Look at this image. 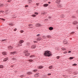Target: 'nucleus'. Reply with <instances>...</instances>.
<instances>
[{"mask_svg":"<svg viewBox=\"0 0 78 78\" xmlns=\"http://www.w3.org/2000/svg\"><path fill=\"white\" fill-rule=\"evenodd\" d=\"M44 55L45 56V57H50V56H52V54L51 53L50 51H44Z\"/></svg>","mask_w":78,"mask_h":78,"instance_id":"1","label":"nucleus"},{"mask_svg":"<svg viewBox=\"0 0 78 78\" xmlns=\"http://www.w3.org/2000/svg\"><path fill=\"white\" fill-rule=\"evenodd\" d=\"M24 42V41L23 40H20L19 42V44H18V45L19 46H22V44Z\"/></svg>","mask_w":78,"mask_h":78,"instance_id":"2","label":"nucleus"},{"mask_svg":"<svg viewBox=\"0 0 78 78\" xmlns=\"http://www.w3.org/2000/svg\"><path fill=\"white\" fill-rule=\"evenodd\" d=\"M30 55V53H28V51H25L24 55L26 56H29Z\"/></svg>","mask_w":78,"mask_h":78,"instance_id":"3","label":"nucleus"},{"mask_svg":"<svg viewBox=\"0 0 78 78\" xmlns=\"http://www.w3.org/2000/svg\"><path fill=\"white\" fill-rule=\"evenodd\" d=\"M10 55H16L17 54V52L16 51L12 52H10Z\"/></svg>","mask_w":78,"mask_h":78,"instance_id":"4","label":"nucleus"},{"mask_svg":"<svg viewBox=\"0 0 78 78\" xmlns=\"http://www.w3.org/2000/svg\"><path fill=\"white\" fill-rule=\"evenodd\" d=\"M2 53L4 56H6L7 55V53H6V51L2 52Z\"/></svg>","mask_w":78,"mask_h":78,"instance_id":"5","label":"nucleus"},{"mask_svg":"<svg viewBox=\"0 0 78 78\" xmlns=\"http://www.w3.org/2000/svg\"><path fill=\"white\" fill-rule=\"evenodd\" d=\"M41 26V25L39 23H36V27H40Z\"/></svg>","mask_w":78,"mask_h":78,"instance_id":"6","label":"nucleus"},{"mask_svg":"<svg viewBox=\"0 0 78 78\" xmlns=\"http://www.w3.org/2000/svg\"><path fill=\"white\" fill-rule=\"evenodd\" d=\"M17 56H15L14 57V58H12V60L13 61H17Z\"/></svg>","mask_w":78,"mask_h":78,"instance_id":"7","label":"nucleus"},{"mask_svg":"<svg viewBox=\"0 0 78 78\" xmlns=\"http://www.w3.org/2000/svg\"><path fill=\"white\" fill-rule=\"evenodd\" d=\"M8 48V50H10V49H12L13 48V47L12 46H9Z\"/></svg>","mask_w":78,"mask_h":78,"instance_id":"8","label":"nucleus"},{"mask_svg":"<svg viewBox=\"0 0 78 78\" xmlns=\"http://www.w3.org/2000/svg\"><path fill=\"white\" fill-rule=\"evenodd\" d=\"M63 43L64 44H67L68 42L67 41H66V40H64L63 41Z\"/></svg>","mask_w":78,"mask_h":78,"instance_id":"9","label":"nucleus"},{"mask_svg":"<svg viewBox=\"0 0 78 78\" xmlns=\"http://www.w3.org/2000/svg\"><path fill=\"white\" fill-rule=\"evenodd\" d=\"M27 74L28 75H32V72H28L27 73Z\"/></svg>","mask_w":78,"mask_h":78,"instance_id":"10","label":"nucleus"},{"mask_svg":"<svg viewBox=\"0 0 78 78\" xmlns=\"http://www.w3.org/2000/svg\"><path fill=\"white\" fill-rule=\"evenodd\" d=\"M77 24L78 22L76 21H75L73 23V25H76V24Z\"/></svg>","mask_w":78,"mask_h":78,"instance_id":"11","label":"nucleus"},{"mask_svg":"<svg viewBox=\"0 0 78 78\" xmlns=\"http://www.w3.org/2000/svg\"><path fill=\"white\" fill-rule=\"evenodd\" d=\"M8 60V58L7 57L6 58H5L3 59V61L5 62H6V61H7Z\"/></svg>","mask_w":78,"mask_h":78,"instance_id":"12","label":"nucleus"},{"mask_svg":"<svg viewBox=\"0 0 78 78\" xmlns=\"http://www.w3.org/2000/svg\"><path fill=\"white\" fill-rule=\"evenodd\" d=\"M57 6L58 8H62V5L59 4L57 5Z\"/></svg>","mask_w":78,"mask_h":78,"instance_id":"13","label":"nucleus"},{"mask_svg":"<svg viewBox=\"0 0 78 78\" xmlns=\"http://www.w3.org/2000/svg\"><path fill=\"white\" fill-rule=\"evenodd\" d=\"M36 47V45H33L31 46V48H35Z\"/></svg>","mask_w":78,"mask_h":78,"instance_id":"14","label":"nucleus"},{"mask_svg":"<svg viewBox=\"0 0 78 78\" xmlns=\"http://www.w3.org/2000/svg\"><path fill=\"white\" fill-rule=\"evenodd\" d=\"M44 6V7H47L48 6V4H45L43 5Z\"/></svg>","mask_w":78,"mask_h":78,"instance_id":"15","label":"nucleus"},{"mask_svg":"<svg viewBox=\"0 0 78 78\" xmlns=\"http://www.w3.org/2000/svg\"><path fill=\"white\" fill-rule=\"evenodd\" d=\"M49 30H53V27H50L49 28Z\"/></svg>","mask_w":78,"mask_h":78,"instance_id":"16","label":"nucleus"},{"mask_svg":"<svg viewBox=\"0 0 78 78\" xmlns=\"http://www.w3.org/2000/svg\"><path fill=\"white\" fill-rule=\"evenodd\" d=\"M44 67L43 66H38V69H42Z\"/></svg>","mask_w":78,"mask_h":78,"instance_id":"17","label":"nucleus"},{"mask_svg":"<svg viewBox=\"0 0 78 78\" xmlns=\"http://www.w3.org/2000/svg\"><path fill=\"white\" fill-rule=\"evenodd\" d=\"M41 39H42L40 37H38L37 38V41H41Z\"/></svg>","mask_w":78,"mask_h":78,"instance_id":"18","label":"nucleus"},{"mask_svg":"<svg viewBox=\"0 0 78 78\" xmlns=\"http://www.w3.org/2000/svg\"><path fill=\"white\" fill-rule=\"evenodd\" d=\"M60 2V0H58L56 1V3H59Z\"/></svg>","mask_w":78,"mask_h":78,"instance_id":"19","label":"nucleus"},{"mask_svg":"<svg viewBox=\"0 0 78 78\" xmlns=\"http://www.w3.org/2000/svg\"><path fill=\"white\" fill-rule=\"evenodd\" d=\"M4 6V4H0V7H3Z\"/></svg>","mask_w":78,"mask_h":78,"instance_id":"20","label":"nucleus"},{"mask_svg":"<svg viewBox=\"0 0 78 78\" xmlns=\"http://www.w3.org/2000/svg\"><path fill=\"white\" fill-rule=\"evenodd\" d=\"M53 68V66H51L49 67V69H51Z\"/></svg>","mask_w":78,"mask_h":78,"instance_id":"21","label":"nucleus"},{"mask_svg":"<svg viewBox=\"0 0 78 78\" xmlns=\"http://www.w3.org/2000/svg\"><path fill=\"white\" fill-rule=\"evenodd\" d=\"M24 76H25V75H21L20 76L21 78H23V77H24Z\"/></svg>","mask_w":78,"mask_h":78,"instance_id":"22","label":"nucleus"},{"mask_svg":"<svg viewBox=\"0 0 78 78\" xmlns=\"http://www.w3.org/2000/svg\"><path fill=\"white\" fill-rule=\"evenodd\" d=\"M28 2H29V3H32V1L31 0H28Z\"/></svg>","mask_w":78,"mask_h":78,"instance_id":"23","label":"nucleus"},{"mask_svg":"<svg viewBox=\"0 0 78 78\" xmlns=\"http://www.w3.org/2000/svg\"><path fill=\"white\" fill-rule=\"evenodd\" d=\"M61 49L62 50H66V49L64 48H61Z\"/></svg>","mask_w":78,"mask_h":78,"instance_id":"24","label":"nucleus"},{"mask_svg":"<svg viewBox=\"0 0 78 78\" xmlns=\"http://www.w3.org/2000/svg\"><path fill=\"white\" fill-rule=\"evenodd\" d=\"M0 69H3V65H0Z\"/></svg>","mask_w":78,"mask_h":78,"instance_id":"25","label":"nucleus"},{"mask_svg":"<svg viewBox=\"0 0 78 78\" xmlns=\"http://www.w3.org/2000/svg\"><path fill=\"white\" fill-rule=\"evenodd\" d=\"M72 66H77V64H76V63H74V64H73L72 65Z\"/></svg>","mask_w":78,"mask_h":78,"instance_id":"26","label":"nucleus"},{"mask_svg":"<svg viewBox=\"0 0 78 78\" xmlns=\"http://www.w3.org/2000/svg\"><path fill=\"white\" fill-rule=\"evenodd\" d=\"M9 25H11V26H12V22H11L10 23Z\"/></svg>","mask_w":78,"mask_h":78,"instance_id":"27","label":"nucleus"},{"mask_svg":"<svg viewBox=\"0 0 78 78\" xmlns=\"http://www.w3.org/2000/svg\"><path fill=\"white\" fill-rule=\"evenodd\" d=\"M72 17L73 19H75L76 18V16H72Z\"/></svg>","mask_w":78,"mask_h":78,"instance_id":"28","label":"nucleus"},{"mask_svg":"<svg viewBox=\"0 0 78 78\" xmlns=\"http://www.w3.org/2000/svg\"><path fill=\"white\" fill-rule=\"evenodd\" d=\"M33 72H37V70L34 69L33 70Z\"/></svg>","mask_w":78,"mask_h":78,"instance_id":"29","label":"nucleus"},{"mask_svg":"<svg viewBox=\"0 0 78 78\" xmlns=\"http://www.w3.org/2000/svg\"><path fill=\"white\" fill-rule=\"evenodd\" d=\"M0 19H1V20H3V21H5V19L3 18H0Z\"/></svg>","mask_w":78,"mask_h":78,"instance_id":"30","label":"nucleus"},{"mask_svg":"<svg viewBox=\"0 0 78 78\" xmlns=\"http://www.w3.org/2000/svg\"><path fill=\"white\" fill-rule=\"evenodd\" d=\"M36 75H37V76H38L39 75V73H36Z\"/></svg>","mask_w":78,"mask_h":78,"instance_id":"31","label":"nucleus"},{"mask_svg":"<svg viewBox=\"0 0 78 78\" xmlns=\"http://www.w3.org/2000/svg\"><path fill=\"white\" fill-rule=\"evenodd\" d=\"M73 57H69V59H73Z\"/></svg>","mask_w":78,"mask_h":78,"instance_id":"32","label":"nucleus"},{"mask_svg":"<svg viewBox=\"0 0 78 78\" xmlns=\"http://www.w3.org/2000/svg\"><path fill=\"white\" fill-rule=\"evenodd\" d=\"M32 16H33V17H36V15H35V14H33L32 15Z\"/></svg>","mask_w":78,"mask_h":78,"instance_id":"33","label":"nucleus"},{"mask_svg":"<svg viewBox=\"0 0 78 78\" xmlns=\"http://www.w3.org/2000/svg\"><path fill=\"white\" fill-rule=\"evenodd\" d=\"M8 1H7V2H11L12 1V0H8Z\"/></svg>","mask_w":78,"mask_h":78,"instance_id":"34","label":"nucleus"},{"mask_svg":"<svg viewBox=\"0 0 78 78\" xmlns=\"http://www.w3.org/2000/svg\"><path fill=\"white\" fill-rule=\"evenodd\" d=\"M34 14H36V15H38V13H37V12H34Z\"/></svg>","mask_w":78,"mask_h":78,"instance_id":"35","label":"nucleus"},{"mask_svg":"<svg viewBox=\"0 0 78 78\" xmlns=\"http://www.w3.org/2000/svg\"><path fill=\"white\" fill-rule=\"evenodd\" d=\"M57 59H59L60 57L59 56H58L57 57Z\"/></svg>","mask_w":78,"mask_h":78,"instance_id":"36","label":"nucleus"},{"mask_svg":"<svg viewBox=\"0 0 78 78\" xmlns=\"http://www.w3.org/2000/svg\"><path fill=\"white\" fill-rule=\"evenodd\" d=\"M29 61H30V62H33V60L31 59H30L29 60Z\"/></svg>","mask_w":78,"mask_h":78,"instance_id":"37","label":"nucleus"},{"mask_svg":"<svg viewBox=\"0 0 78 78\" xmlns=\"http://www.w3.org/2000/svg\"><path fill=\"white\" fill-rule=\"evenodd\" d=\"M47 14V12H43V14L44 15H45V14Z\"/></svg>","mask_w":78,"mask_h":78,"instance_id":"38","label":"nucleus"},{"mask_svg":"<svg viewBox=\"0 0 78 78\" xmlns=\"http://www.w3.org/2000/svg\"><path fill=\"white\" fill-rule=\"evenodd\" d=\"M47 37H48L50 38V37H51V36H50V35H48L47 36Z\"/></svg>","mask_w":78,"mask_h":78,"instance_id":"39","label":"nucleus"},{"mask_svg":"<svg viewBox=\"0 0 78 78\" xmlns=\"http://www.w3.org/2000/svg\"><path fill=\"white\" fill-rule=\"evenodd\" d=\"M67 53V51H66L65 52H63V53H64V54L66 53Z\"/></svg>","mask_w":78,"mask_h":78,"instance_id":"40","label":"nucleus"},{"mask_svg":"<svg viewBox=\"0 0 78 78\" xmlns=\"http://www.w3.org/2000/svg\"><path fill=\"white\" fill-rule=\"evenodd\" d=\"M39 3H36V5H37V6H38V5H39Z\"/></svg>","mask_w":78,"mask_h":78,"instance_id":"41","label":"nucleus"},{"mask_svg":"<svg viewBox=\"0 0 78 78\" xmlns=\"http://www.w3.org/2000/svg\"><path fill=\"white\" fill-rule=\"evenodd\" d=\"M28 26H29V27H30V26H32V24H29V25H28Z\"/></svg>","mask_w":78,"mask_h":78,"instance_id":"42","label":"nucleus"},{"mask_svg":"<svg viewBox=\"0 0 78 78\" xmlns=\"http://www.w3.org/2000/svg\"><path fill=\"white\" fill-rule=\"evenodd\" d=\"M48 19H51V16H49V17H48Z\"/></svg>","mask_w":78,"mask_h":78,"instance_id":"43","label":"nucleus"},{"mask_svg":"<svg viewBox=\"0 0 78 78\" xmlns=\"http://www.w3.org/2000/svg\"><path fill=\"white\" fill-rule=\"evenodd\" d=\"M20 32H21V33H23V30H21Z\"/></svg>","mask_w":78,"mask_h":78,"instance_id":"44","label":"nucleus"},{"mask_svg":"<svg viewBox=\"0 0 78 78\" xmlns=\"http://www.w3.org/2000/svg\"><path fill=\"white\" fill-rule=\"evenodd\" d=\"M51 75V73H48V76H49V75Z\"/></svg>","mask_w":78,"mask_h":78,"instance_id":"45","label":"nucleus"},{"mask_svg":"<svg viewBox=\"0 0 78 78\" xmlns=\"http://www.w3.org/2000/svg\"><path fill=\"white\" fill-rule=\"evenodd\" d=\"M27 7H28V5H26L25 6V8H27Z\"/></svg>","mask_w":78,"mask_h":78,"instance_id":"46","label":"nucleus"},{"mask_svg":"<svg viewBox=\"0 0 78 78\" xmlns=\"http://www.w3.org/2000/svg\"><path fill=\"white\" fill-rule=\"evenodd\" d=\"M36 36H37L39 37V36H40V34H38Z\"/></svg>","mask_w":78,"mask_h":78,"instance_id":"47","label":"nucleus"},{"mask_svg":"<svg viewBox=\"0 0 78 78\" xmlns=\"http://www.w3.org/2000/svg\"><path fill=\"white\" fill-rule=\"evenodd\" d=\"M71 52H72L71 51H68V53H71Z\"/></svg>","mask_w":78,"mask_h":78,"instance_id":"48","label":"nucleus"},{"mask_svg":"<svg viewBox=\"0 0 78 78\" xmlns=\"http://www.w3.org/2000/svg\"><path fill=\"white\" fill-rule=\"evenodd\" d=\"M30 58H32V57H33V55H31L30 56Z\"/></svg>","mask_w":78,"mask_h":78,"instance_id":"49","label":"nucleus"},{"mask_svg":"<svg viewBox=\"0 0 78 78\" xmlns=\"http://www.w3.org/2000/svg\"><path fill=\"white\" fill-rule=\"evenodd\" d=\"M16 30H17V29L16 28L14 30V31H16Z\"/></svg>","mask_w":78,"mask_h":78,"instance_id":"50","label":"nucleus"},{"mask_svg":"<svg viewBox=\"0 0 78 78\" xmlns=\"http://www.w3.org/2000/svg\"><path fill=\"white\" fill-rule=\"evenodd\" d=\"M14 67V66H13V65L11 66V67Z\"/></svg>","mask_w":78,"mask_h":78,"instance_id":"51","label":"nucleus"},{"mask_svg":"<svg viewBox=\"0 0 78 78\" xmlns=\"http://www.w3.org/2000/svg\"><path fill=\"white\" fill-rule=\"evenodd\" d=\"M48 3L49 4H50V3H51V2H48Z\"/></svg>","mask_w":78,"mask_h":78,"instance_id":"52","label":"nucleus"},{"mask_svg":"<svg viewBox=\"0 0 78 78\" xmlns=\"http://www.w3.org/2000/svg\"><path fill=\"white\" fill-rule=\"evenodd\" d=\"M6 41V39L2 40V41Z\"/></svg>","mask_w":78,"mask_h":78,"instance_id":"53","label":"nucleus"},{"mask_svg":"<svg viewBox=\"0 0 78 78\" xmlns=\"http://www.w3.org/2000/svg\"><path fill=\"white\" fill-rule=\"evenodd\" d=\"M45 20H46V21H48V19H45Z\"/></svg>","mask_w":78,"mask_h":78,"instance_id":"54","label":"nucleus"},{"mask_svg":"<svg viewBox=\"0 0 78 78\" xmlns=\"http://www.w3.org/2000/svg\"><path fill=\"white\" fill-rule=\"evenodd\" d=\"M75 33V32H72V34H73V33Z\"/></svg>","mask_w":78,"mask_h":78,"instance_id":"55","label":"nucleus"},{"mask_svg":"<svg viewBox=\"0 0 78 78\" xmlns=\"http://www.w3.org/2000/svg\"><path fill=\"white\" fill-rule=\"evenodd\" d=\"M41 14H44V12L41 13Z\"/></svg>","mask_w":78,"mask_h":78,"instance_id":"56","label":"nucleus"},{"mask_svg":"<svg viewBox=\"0 0 78 78\" xmlns=\"http://www.w3.org/2000/svg\"><path fill=\"white\" fill-rule=\"evenodd\" d=\"M76 12L78 14V10L76 11Z\"/></svg>","mask_w":78,"mask_h":78,"instance_id":"57","label":"nucleus"},{"mask_svg":"<svg viewBox=\"0 0 78 78\" xmlns=\"http://www.w3.org/2000/svg\"><path fill=\"white\" fill-rule=\"evenodd\" d=\"M34 43H35L36 42V41H34Z\"/></svg>","mask_w":78,"mask_h":78,"instance_id":"58","label":"nucleus"},{"mask_svg":"<svg viewBox=\"0 0 78 78\" xmlns=\"http://www.w3.org/2000/svg\"><path fill=\"white\" fill-rule=\"evenodd\" d=\"M1 12H2V11H1Z\"/></svg>","mask_w":78,"mask_h":78,"instance_id":"59","label":"nucleus"},{"mask_svg":"<svg viewBox=\"0 0 78 78\" xmlns=\"http://www.w3.org/2000/svg\"><path fill=\"white\" fill-rule=\"evenodd\" d=\"M77 29H78V27H77Z\"/></svg>","mask_w":78,"mask_h":78,"instance_id":"60","label":"nucleus"},{"mask_svg":"<svg viewBox=\"0 0 78 78\" xmlns=\"http://www.w3.org/2000/svg\"><path fill=\"white\" fill-rule=\"evenodd\" d=\"M0 12H1V10H0Z\"/></svg>","mask_w":78,"mask_h":78,"instance_id":"61","label":"nucleus"},{"mask_svg":"<svg viewBox=\"0 0 78 78\" xmlns=\"http://www.w3.org/2000/svg\"><path fill=\"white\" fill-rule=\"evenodd\" d=\"M77 61H78V59L77 60Z\"/></svg>","mask_w":78,"mask_h":78,"instance_id":"62","label":"nucleus"},{"mask_svg":"<svg viewBox=\"0 0 78 78\" xmlns=\"http://www.w3.org/2000/svg\"><path fill=\"white\" fill-rule=\"evenodd\" d=\"M0 41H1V40H0Z\"/></svg>","mask_w":78,"mask_h":78,"instance_id":"63","label":"nucleus"}]
</instances>
